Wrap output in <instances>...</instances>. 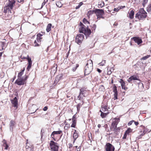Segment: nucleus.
Here are the masks:
<instances>
[{
    "mask_svg": "<svg viewBox=\"0 0 151 151\" xmlns=\"http://www.w3.org/2000/svg\"><path fill=\"white\" fill-rule=\"evenodd\" d=\"M15 3L14 0H9L8 4L4 7V12L6 13L8 11L9 13H11V10L15 5Z\"/></svg>",
    "mask_w": 151,
    "mask_h": 151,
    "instance_id": "obj_1",
    "label": "nucleus"
},
{
    "mask_svg": "<svg viewBox=\"0 0 151 151\" xmlns=\"http://www.w3.org/2000/svg\"><path fill=\"white\" fill-rule=\"evenodd\" d=\"M93 69L92 61L91 60H88L85 68V74L87 75L92 71Z\"/></svg>",
    "mask_w": 151,
    "mask_h": 151,
    "instance_id": "obj_2",
    "label": "nucleus"
},
{
    "mask_svg": "<svg viewBox=\"0 0 151 151\" xmlns=\"http://www.w3.org/2000/svg\"><path fill=\"white\" fill-rule=\"evenodd\" d=\"M147 14V12L144 10L143 9H141L136 14L135 17L138 18L139 20H143L146 17Z\"/></svg>",
    "mask_w": 151,
    "mask_h": 151,
    "instance_id": "obj_3",
    "label": "nucleus"
},
{
    "mask_svg": "<svg viewBox=\"0 0 151 151\" xmlns=\"http://www.w3.org/2000/svg\"><path fill=\"white\" fill-rule=\"evenodd\" d=\"M27 78V76L22 77V78H18L15 81V83L19 86L24 85L26 83V81Z\"/></svg>",
    "mask_w": 151,
    "mask_h": 151,
    "instance_id": "obj_4",
    "label": "nucleus"
},
{
    "mask_svg": "<svg viewBox=\"0 0 151 151\" xmlns=\"http://www.w3.org/2000/svg\"><path fill=\"white\" fill-rule=\"evenodd\" d=\"M50 145L52 151H58L59 146L57 143L51 140L50 142Z\"/></svg>",
    "mask_w": 151,
    "mask_h": 151,
    "instance_id": "obj_5",
    "label": "nucleus"
},
{
    "mask_svg": "<svg viewBox=\"0 0 151 151\" xmlns=\"http://www.w3.org/2000/svg\"><path fill=\"white\" fill-rule=\"evenodd\" d=\"M94 12L97 16V19H100V18H104V17L102 16L104 14V12L103 10L96 9L94 11Z\"/></svg>",
    "mask_w": 151,
    "mask_h": 151,
    "instance_id": "obj_6",
    "label": "nucleus"
},
{
    "mask_svg": "<svg viewBox=\"0 0 151 151\" xmlns=\"http://www.w3.org/2000/svg\"><path fill=\"white\" fill-rule=\"evenodd\" d=\"M79 31L80 33H83L86 35L88 36L91 33V31L90 29L86 28L84 27H82L80 28Z\"/></svg>",
    "mask_w": 151,
    "mask_h": 151,
    "instance_id": "obj_7",
    "label": "nucleus"
},
{
    "mask_svg": "<svg viewBox=\"0 0 151 151\" xmlns=\"http://www.w3.org/2000/svg\"><path fill=\"white\" fill-rule=\"evenodd\" d=\"M84 36L83 34H80L77 35L75 39L76 42L78 44L81 43L83 40Z\"/></svg>",
    "mask_w": 151,
    "mask_h": 151,
    "instance_id": "obj_8",
    "label": "nucleus"
},
{
    "mask_svg": "<svg viewBox=\"0 0 151 151\" xmlns=\"http://www.w3.org/2000/svg\"><path fill=\"white\" fill-rule=\"evenodd\" d=\"M106 151H114V148L111 144L107 143L106 145Z\"/></svg>",
    "mask_w": 151,
    "mask_h": 151,
    "instance_id": "obj_9",
    "label": "nucleus"
},
{
    "mask_svg": "<svg viewBox=\"0 0 151 151\" xmlns=\"http://www.w3.org/2000/svg\"><path fill=\"white\" fill-rule=\"evenodd\" d=\"M62 77L63 75L62 74L59 75L57 76L55 78L54 84V85L55 84L56 85V84H57L58 81H60V80L62 79Z\"/></svg>",
    "mask_w": 151,
    "mask_h": 151,
    "instance_id": "obj_10",
    "label": "nucleus"
},
{
    "mask_svg": "<svg viewBox=\"0 0 151 151\" xmlns=\"http://www.w3.org/2000/svg\"><path fill=\"white\" fill-rule=\"evenodd\" d=\"M133 39L135 43H137L138 45H139L142 42V39L139 37H134Z\"/></svg>",
    "mask_w": 151,
    "mask_h": 151,
    "instance_id": "obj_11",
    "label": "nucleus"
},
{
    "mask_svg": "<svg viewBox=\"0 0 151 151\" xmlns=\"http://www.w3.org/2000/svg\"><path fill=\"white\" fill-rule=\"evenodd\" d=\"M11 102L14 107H17L18 104L16 97H15L13 99L11 100Z\"/></svg>",
    "mask_w": 151,
    "mask_h": 151,
    "instance_id": "obj_12",
    "label": "nucleus"
},
{
    "mask_svg": "<svg viewBox=\"0 0 151 151\" xmlns=\"http://www.w3.org/2000/svg\"><path fill=\"white\" fill-rule=\"evenodd\" d=\"M119 82L121 83L122 88L125 90H127V88L125 87V83L123 80L122 79H121L119 81Z\"/></svg>",
    "mask_w": 151,
    "mask_h": 151,
    "instance_id": "obj_13",
    "label": "nucleus"
},
{
    "mask_svg": "<svg viewBox=\"0 0 151 151\" xmlns=\"http://www.w3.org/2000/svg\"><path fill=\"white\" fill-rule=\"evenodd\" d=\"M15 122L13 120H11L9 123L10 129L11 130H13L14 127V126Z\"/></svg>",
    "mask_w": 151,
    "mask_h": 151,
    "instance_id": "obj_14",
    "label": "nucleus"
},
{
    "mask_svg": "<svg viewBox=\"0 0 151 151\" xmlns=\"http://www.w3.org/2000/svg\"><path fill=\"white\" fill-rule=\"evenodd\" d=\"M128 14H129L128 17L130 19H132L133 18L134 12L133 10H132L131 11H129L128 12Z\"/></svg>",
    "mask_w": 151,
    "mask_h": 151,
    "instance_id": "obj_15",
    "label": "nucleus"
},
{
    "mask_svg": "<svg viewBox=\"0 0 151 151\" xmlns=\"http://www.w3.org/2000/svg\"><path fill=\"white\" fill-rule=\"evenodd\" d=\"M85 91H86L83 90V89H81L80 95L78 96V98H79V97H80V98H82L83 96L85 97V96L84 95V94H85Z\"/></svg>",
    "mask_w": 151,
    "mask_h": 151,
    "instance_id": "obj_16",
    "label": "nucleus"
},
{
    "mask_svg": "<svg viewBox=\"0 0 151 151\" xmlns=\"http://www.w3.org/2000/svg\"><path fill=\"white\" fill-rule=\"evenodd\" d=\"M115 120L112 123V125L113 127H114L115 126V128L116 127V125L118 124V123L119 122V119L118 118H115Z\"/></svg>",
    "mask_w": 151,
    "mask_h": 151,
    "instance_id": "obj_17",
    "label": "nucleus"
},
{
    "mask_svg": "<svg viewBox=\"0 0 151 151\" xmlns=\"http://www.w3.org/2000/svg\"><path fill=\"white\" fill-rule=\"evenodd\" d=\"M62 132L60 130L56 131H53L51 134V137L53 138L54 137V135L56 134H60Z\"/></svg>",
    "mask_w": 151,
    "mask_h": 151,
    "instance_id": "obj_18",
    "label": "nucleus"
},
{
    "mask_svg": "<svg viewBox=\"0 0 151 151\" xmlns=\"http://www.w3.org/2000/svg\"><path fill=\"white\" fill-rule=\"evenodd\" d=\"M42 36V35L40 34H38L37 35V37L36 38V40L38 43H40L41 41V40L42 39L40 37Z\"/></svg>",
    "mask_w": 151,
    "mask_h": 151,
    "instance_id": "obj_19",
    "label": "nucleus"
},
{
    "mask_svg": "<svg viewBox=\"0 0 151 151\" xmlns=\"http://www.w3.org/2000/svg\"><path fill=\"white\" fill-rule=\"evenodd\" d=\"M75 115L73 117L72 119V121L73 123L71 126V127H75L76 125V120L75 119Z\"/></svg>",
    "mask_w": 151,
    "mask_h": 151,
    "instance_id": "obj_20",
    "label": "nucleus"
},
{
    "mask_svg": "<svg viewBox=\"0 0 151 151\" xmlns=\"http://www.w3.org/2000/svg\"><path fill=\"white\" fill-rule=\"evenodd\" d=\"M78 137V133H77L76 131V130H75V132L73 134V137L74 139V141L73 142H74L75 140Z\"/></svg>",
    "mask_w": 151,
    "mask_h": 151,
    "instance_id": "obj_21",
    "label": "nucleus"
},
{
    "mask_svg": "<svg viewBox=\"0 0 151 151\" xmlns=\"http://www.w3.org/2000/svg\"><path fill=\"white\" fill-rule=\"evenodd\" d=\"M100 111L101 112V116L103 118L105 117L109 113L108 112L106 113H104L101 111V110H100Z\"/></svg>",
    "mask_w": 151,
    "mask_h": 151,
    "instance_id": "obj_22",
    "label": "nucleus"
},
{
    "mask_svg": "<svg viewBox=\"0 0 151 151\" xmlns=\"http://www.w3.org/2000/svg\"><path fill=\"white\" fill-rule=\"evenodd\" d=\"M104 2L102 1H100L98 3V7L99 8H101L104 6Z\"/></svg>",
    "mask_w": 151,
    "mask_h": 151,
    "instance_id": "obj_23",
    "label": "nucleus"
},
{
    "mask_svg": "<svg viewBox=\"0 0 151 151\" xmlns=\"http://www.w3.org/2000/svg\"><path fill=\"white\" fill-rule=\"evenodd\" d=\"M147 11L151 14V4H149L147 7Z\"/></svg>",
    "mask_w": 151,
    "mask_h": 151,
    "instance_id": "obj_24",
    "label": "nucleus"
},
{
    "mask_svg": "<svg viewBox=\"0 0 151 151\" xmlns=\"http://www.w3.org/2000/svg\"><path fill=\"white\" fill-rule=\"evenodd\" d=\"M24 70V69L22 70L21 72L19 73L17 76L18 78H22V76L23 74Z\"/></svg>",
    "mask_w": 151,
    "mask_h": 151,
    "instance_id": "obj_25",
    "label": "nucleus"
},
{
    "mask_svg": "<svg viewBox=\"0 0 151 151\" xmlns=\"http://www.w3.org/2000/svg\"><path fill=\"white\" fill-rule=\"evenodd\" d=\"M51 24H49L47 25L46 29L47 32H49L51 30Z\"/></svg>",
    "mask_w": 151,
    "mask_h": 151,
    "instance_id": "obj_26",
    "label": "nucleus"
},
{
    "mask_svg": "<svg viewBox=\"0 0 151 151\" xmlns=\"http://www.w3.org/2000/svg\"><path fill=\"white\" fill-rule=\"evenodd\" d=\"M101 110L103 111H105L108 110V107L106 105L102 106Z\"/></svg>",
    "mask_w": 151,
    "mask_h": 151,
    "instance_id": "obj_27",
    "label": "nucleus"
},
{
    "mask_svg": "<svg viewBox=\"0 0 151 151\" xmlns=\"http://www.w3.org/2000/svg\"><path fill=\"white\" fill-rule=\"evenodd\" d=\"M94 12V11H90L88 12L87 13V16L88 18H89L90 16L93 14Z\"/></svg>",
    "mask_w": 151,
    "mask_h": 151,
    "instance_id": "obj_28",
    "label": "nucleus"
},
{
    "mask_svg": "<svg viewBox=\"0 0 151 151\" xmlns=\"http://www.w3.org/2000/svg\"><path fill=\"white\" fill-rule=\"evenodd\" d=\"M148 0H142V4L143 5L144 7L145 6V5L148 2Z\"/></svg>",
    "mask_w": 151,
    "mask_h": 151,
    "instance_id": "obj_29",
    "label": "nucleus"
},
{
    "mask_svg": "<svg viewBox=\"0 0 151 151\" xmlns=\"http://www.w3.org/2000/svg\"><path fill=\"white\" fill-rule=\"evenodd\" d=\"M99 89V91H104L105 90L104 87L102 85L100 86Z\"/></svg>",
    "mask_w": 151,
    "mask_h": 151,
    "instance_id": "obj_30",
    "label": "nucleus"
},
{
    "mask_svg": "<svg viewBox=\"0 0 151 151\" xmlns=\"http://www.w3.org/2000/svg\"><path fill=\"white\" fill-rule=\"evenodd\" d=\"M131 77L132 80H139V79L135 75H133Z\"/></svg>",
    "mask_w": 151,
    "mask_h": 151,
    "instance_id": "obj_31",
    "label": "nucleus"
},
{
    "mask_svg": "<svg viewBox=\"0 0 151 151\" xmlns=\"http://www.w3.org/2000/svg\"><path fill=\"white\" fill-rule=\"evenodd\" d=\"M150 55H148L146 56H145L144 57H143L141 59V60H146L149 57H150Z\"/></svg>",
    "mask_w": 151,
    "mask_h": 151,
    "instance_id": "obj_32",
    "label": "nucleus"
},
{
    "mask_svg": "<svg viewBox=\"0 0 151 151\" xmlns=\"http://www.w3.org/2000/svg\"><path fill=\"white\" fill-rule=\"evenodd\" d=\"M32 64V62H28V65L27 66V69L28 70H29L30 69Z\"/></svg>",
    "mask_w": 151,
    "mask_h": 151,
    "instance_id": "obj_33",
    "label": "nucleus"
},
{
    "mask_svg": "<svg viewBox=\"0 0 151 151\" xmlns=\"http://www.w3.org/2000/svg\"><path fill=\"white\" fill-rule=\"evenodd\" d=\"M106 63V60H102L101 62L99 64V65L100 66H103L105 65V64Z\"/></svg>",
    "mask_w": 151,
    "mask_h": 151,
    "instance_id": "obj_34",
    "label": "nucleus"
},
{
    "mask_svg": "<svg viewBox=\"0 0 151 151\" xmlns=\"http://www.w3.org/2000/svg\"><path fill=\"white\" fill-rule=\"evenodd\" d=\"M40 43H38L37 40H35V41L34 43V46L35 47L38 46H39V44Z\"/></svg>",
    "mask_w": 151,
    "mask_h": 151,
    "instance_id": "obj_35",
    "label": "nucleus"
},
{
    "mask_svg": "<svg viewBox=\"0 0 151 151\" xmlns=\"http://www.w3.org/2000/svg\"><path fill=\"white\" fill-rule=\"evenodd\" d=\"M111 68H110L109 69V68H108L107 69L108 71L107 72V74L108 75H110L111 74V73L112 72L111 71V69H112V68H111Z\"/></svg>",
    "mask_w": 151,
    "mask_h": 151,
    "instance_id": "obj_36",
    "label": "nucleus"
},
{
    "mask_svg": "<svg viewBox=\"0 0 151 151\" xmlns=\"http://www.w3.org/2000/svg\"><path fill=\"white\" fill-rule=\"evenodd\" d=\"M83 22L85 24H89V22L85 18H84L83 19Z\"/></svg>",
    "mask_w": 151,
    "mask_h": 151,
    "instance_id": "obj_37",
    "label": "nucleus"
},
{
    "mask_svg": "<svg viewBox=\"0 0 151 151\" xmlns=\"http://www.w3.org/2000/svg\"><path fill=\"white\" fill-rule=\"evenodd\" d=\"M56 5L58 7H60L62 5L61 2L60 1H58L56 3Z\"/></svg>",
    "mask_w": 151,
    "mask_h": 151,
    "instance_id": "obj_38",
    "label": "nucleus"
},
{
    "mask_svg": "<svg viewBox=\"0 0 151 151\" xmlns=\"http://www.w3.org/2000/svg\"><path fill=\"white\" fill-rule=\"evenodd\" d=\"M25 58L27 60L28 62H32L31 58H30L29 57L28 55H27V58Z\"/></svg>",
    "mask_w": 151,
    "mask_h": 151,
    "instance_id": "obj_39",
    "label": "nucleus"
},
{
    "mask_svg": "<svg viewBox=\"0 0 151 151\" xmlns=\"http://www.w3.org/2000/svg\"><path fill=\"white\" fill-rule=\"evenodd\" d=\"M48 0H44V1L42 4V6L41 8H42L43 6L45 4V3Z\"/></svg>",
    "mask_w": 151,
    "mask_h": 151,
    "instance_id": "obj_40",
    "label": "nucleus"
},
{
    "mask_svg": "<svg viewBox=\"0 0 151 151\" xmlns=\"http://www.w3.org/2000/svg\"><path fill=\"white\" fill-rule=\"evenodd\" d=\"M146 132V131H145V130H144L143 131V133L141 134L140 136H139V138H140L142 136L144 135L145 133Z\"/></svg>",
    "mask_w": 151,
    "mask_h": 151,
    "instance_id": "obj_41",
    "label": "nucleus"
},
{
    "mask_svg": "<svg viewBox=\"0 0 151 151\" xmlns=\"http://www.w3.org/2000/svg\"><path fill=\"white\" fill-rule=\"evenodd\" d=\"M142 0H135L136 3L137 4L142 3Z\"/></svg>",
    "mask_w": 151,
    "mask_h": 151,
    "instance_id": "obj_42",
    "label": "nucleus"
},
{
    "mask_svg": "<svg viewBox=\"0 0 151 151\" xmlns=\"http://www.w3.org/2000/svg\"><path fill=\"white\" fill-rule=\"evenodd\" d=\"M28 139H27V142L26 143V149H28L29 148V145H28Z\"/></svg>",
    "mask_w": 151,
    "mask_h": 151,
    "instance_id": "obj_43",
    "label": "nucleus"
},
{
    "mask_svg": "<svg viewBox=\"0 0 151 151\" xmlns=\"http://www.w3.org/2000/svg\"><path fill=\"white\" fill-rule=\"evenodd\" d=\"M81 106V105L80 104H79L77 105V109L78 111L79 110Z\"/></svg>",
    "mask_w": 151,
    "mask_h": 151,
    "instance_id": "obj_44",
    "label": "nucleus"
},
{
    "mask_svg": "<svg viewBox=\"0 0 151 151\" xmlns=\"http://www.w3.org/2000/svg\"><path fill=\"white\" fill-rule=\"evenodd\" d=\"M134 122V120H132L130 121L129 122V123H128V126H130V125H132V123L133 122Z\"/></svg>",
    "mask_w": 151,
    "mask_h": 151,
    "instance_id": "obj_45",
    "label": "nucleus"
},
{
    "mask_svg": "<svg viewBox=\"0 0 151 151\" xmlns=\"http://www.w3.org/2000/svg\"><path fill=\"white\" fill-rule=\"evenodd\" d=\"M113 92H114V93H117V89L116 87H115L114 89Z\"/></svg>",
    "mask_w": 151,
    "mask_h": 151,
    "instance_id": "obj_46",
    "label": "nucleus"
},
{
    "mask_svg": "<svg viewBox=\"0 0 151 151\" xmlns=\"http://www.w3.org/2000/svg\"><path fill=\"white\" fill-rule=\"evenodd\" d=\"M132 80V78L131 77H130L129 78L128 80H127V81L129 82V83H130L131 82V81Z\"/></svg>",
    "mask_w": 151,
    "mask_h": 151,
    "instance_id": "obj_47",
    "label": "nucleus"
},
{
    "mask_svg": "<svg viewBox=\"0 0 151 151\" xmlns=\"http://www.w3.org/2000/svg\"><path fill=\"white\" fill-rule=\"evenodd\" d=\"M5 44V43L4 42H2L1 43V46L3 49H4V48L5 47L4 45Z\"/></svg>",
    "mask_w": 151,
    "mask_h": 151,
    "instance_id": "obj_48",
    "label": "nucleus"
},
{
    "mask_svg": "<svg viewBox=\"0 0 151 151\" xmlns=\"http://www.w3.org/2000/svg\"><path fill=\"white\" fill-rule=\"evenodd\" d=\"M5 145H6V146H5V149L6 150H7V149H8V145L6 143V142H5Z\"/></svg>",
    "mask_w": 151,
    "mask_h": 151,
    "instance_id": "obj_49",
    "label": "nucleus"
},
{
    "mask_svg": "<svg viewBox=\"0 0 151 151\" xmlns=\"http://www.w3.org/2000/svg\"><path fill=\"white\" fill-rule=\"evenodd\" d=\"M47 109V106H45L43 109V110L44 111H46Z\"/></svg>",
    "mask_w": 151,
    "mask_h": 151,
    "instance_id": "obj_50",
    "label": "nucleus"
},
{
    "mask_svg": "<svg viewBox=\"0 0 151 151\" xmlns=\"http://www.w3.org/2000/svg\"><path fill=\"white\" fill-rule=\"evenodd\" d=\"M114 11H116V12H118V11L119 10V9H117V8H114Z\"/></svg>",
    "mask_w": 151,
    "mask_h": 151,
    "instance_id": "obj_51",
    "label": "nucleus"
},
{
    "mask_svg": "<svg viewBox=\"0 0 151 151\" xmlns=\"http://www.w3.org/2000/svg\"><path fill=\"white\" fill-rule=\"evenodd\" d=\"M138 84L139 86H141L143 87V84L142 83H139Z\"/></svg>",
    "mask_w": 151,
    "mask_h": 151,
    "instance_id": "obj_52",
    "label": "nucleus"
},
{
    "mask_svg": "<svg viewBox=\"0 0 151 151\" xmlns=\"http://www.w3.org/2000/svg\"><path fill=\"white\" fill-rule=\"evenodd\" d=\"M134 123L135 125L136 126L137 125H138V124H139L138 122H135V121H134Z\"/></svg>",
    "mask_w": 151,
    "mask_h": 151,
    "instance_id": "obj_53",
    "label": "nucleus"
},
{
    "mask_svg": "<svg viewBox=\"0 0 151 151\" xmlns=\"http://www.w3.org/2000/svg\"><path fill=\"white\" fill-rule=\"evenodd\" d=\"M76 69V68H75V67H73L72 68V70L73 71H75Z\"/></svg>",
    "mask_w": 151,
    "mask_h": 151,
    "instance_id": "obj_54",
    "label": "nucleus"
},
{
    "mask_svg": "<svg viewBox=\"0 0 151 151\" xmlns=\"http://www.w3.org/2000/svg\"><path fill=\"white\" fill-rule=\"evenodd\" d=\"M129 130H130V129H128L127 130L126 132V133H127V134H129Z\"/></svg>",
    "mask_w": 151,
    "mask_h": 151,
    "instance_id": "obj_55",
    "label": "nucleus"
},
{
    "mask_svg": "<svg viewBox=\"0 0 151 151\" xmlns=\"http://www.w3.org/2000/svg\"><path fill=\"white\" fill-rule=\"evenodd\" d=\"M93 29L95 30L96 28V25L95 24H93Z\"/></svg>",
    "mask_w": 151,
    "mask_h": 151,
    "instance_id": "obj_56",
    "label": "nucleus"
},
{
    "mask_svg": "<svg viewBox=\"0 0 151 151\" xmlns=\"http://www.w3.org/2000/svg\"><path fill=\"white\" fill-rule=\"evenodd\" d=\"M97 70L99 73H100L101 71V70L99 69H97Z\"/></svg>",
    "mask_w": 151,
    "mask_h": 151,
    "instance_id": "obj_57",
    "label": "nucleus"
},
{
    "mask_svg": "<svg viewBox=\"0 0 151 151\" xmlns=\"http://www.w3.org/2000/svg\"><path fill=\"white\" fill-rule=\"evenodd\" d=\"M80 7V6H79V5H78V6H76V9H79Z\"/></svg>",
    "mask_w": 151,
    "mask_h": 151,
    "instance_id": "obj_58",
    "label": "nucleus"
},
{
    "mask_svg": "<svg viewBox=\"0 0 151 151\" xmlns=\"http://www.w3.org/2000/svg\"><path fill=\"white\" fill-rule=\"evenodd\" d=\"M83 3L82 2H81L79 3V5L80 6L83 4Z\"/></svg>",
    "mask_w": 151,
    "mask_h": 151,
    "instance_id": "obj_59",
    "label": "nucleus"
},
{
    "mask_svg": "<svg viewBox=\"0 0 151 151\" xmlns=\"http://www.w3.org/2000/svg\"><path fill=\"white\" fill-rule=\"evenodd\" d=\"M69 148H71V147H72V145L71 144H69Z\"/></svg>",
    "mask_w": 151,
    "mask_h": 151,
    "instance_id": "obj_60",
    "label": "nucleus"
},
{
    "mask_svg": "<svg viewBox=\"0 0 151 151\" xmlns=\"http://www.w3.org/2000/svg\"><path fill=\"white\" fill-rule=\"evenodd\" d=\"M114 96H117V93H114Z\"/></svg>",
    "mask_w": 151,
    "mask_h": 151,
    "instance_id": "obj_61",
    "label": "nucleus"
},
{
    "mask_svg": "<svg viewBox=\"0 0 151 151\" xmlns=\"http://www.w3.org/2000/svg\"><path fill=\"white\" fill-rule=\"evenodd\" d=\"M101 127V125L100 124H99L98 125V127L99 128H100Z\"/></svg>",
    "mask_w": 151,
    "mask_h": 151,
    "instance_id": "obj_62",
    "label": "nucleus"
},
{
    "mask_svg": "<svg viewBox=\"0 0 151 151\" xmlns=\"http://www.w3.org/2000/svg\"><path fill=\"white\" fill-rule=\"evenodd\" d=\"M139 63H137L134 66H137V65H139Z\"/></svg>",
    "mask_w": 151,
    "mask_h": 151,
    "instance_id": "obj_63",
    "label": "nucleus"
},
{
    "mask_svg": "<svg viewBox=\"0 0 151 151\" xmlns=\"http://www.w3.org/2000/svg\"><path fill=\"white\" fill-rule=\"evenodd\" d=\"M80 151V149L79 148H78V149H77V151Z\"/></svg>",
    "mask_w": 151,
    "mask_h": 151,
    "instance_id": "obj_64",
    "label": "nucleus"
}]
</instances>
